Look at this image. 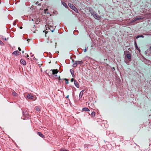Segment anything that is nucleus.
Here are the masks:
<instances>
[{
	"instance_id": "1",
	"label": "nucleus",
	"mask_w": 151,
	"mask_h": 151,
	"mask_svg": "<svg viewBox=\"0 0 151 151\" xmlns=\"http://www.w3.org/2000/svg\"><path fill=\"white\" fill-rule=\"evenodd\" d=\"M89 11L95 19L98 20L100 19L101 18L100 16L97 14L96 13L93 12V10H89Z\"/></svg>"
},
{
	"instance_id": "2",
	"label": "nucleus",
	"mask_w": 151,
	"mask_h": 151,
	"mask_svg": "<svg viewBox=\"0 0 151 151\" xmlns=\"http://www.w3.org/2000/svg\"><path fill=\"white\" fill-rule=\"evenodd\" d=\"M40 5L41 6L40 4H38V2H37L35 4V5H32V6H31V8H30V9H42L38 7H37L38 6H39Z\"/></svg>"
},
{
	"instance_id": "3",
	"label": "nucleus",
	"mask_w": 151,
	"mask_h": 151,
	"mask_svg": "<svg viewBox=\"0 0 151 151\" xmlns=\"http://www.w3.org/2000/svg\"><path fill=\"white\" fill-rule=\"evenodd\" d=\"M50 71H52V73L51 74V76H53L54 77L57 76V75L56 74H57L58 72V70L57 69H51L50 70Z\"/></svg>"
},
{
	"instance_id": "4",
	"label": "nucleus",
	"mask_w": 151,
	"mask_h": 151,
	"mask_svg": "<svg viewBox=\"0 0 151 151\" xmlns=\"http://www.w3.org/2000/svg\"><path fill=\"white\" fill-rule=\"evenodd\" d=\"M144 17H142L141 16H138L136 17L135 18H134L132 20V22H134L136 21L139 20L143 19Z\"/></svg>"
},
{
	"instance_id": "5",
	"label": "nucleus",
	"mask_w": 151,
	"mask_h": 151,
	"mask_svg": "<svg viewBox=\"0 0 151 151\" xmlns=\"http://www.w3.org/2000/svg\"><path fill=\"white\" fill-rule=\"evenodd\" d=\"M83 63V62L82 61H76L73 64L72 66L73 67H76L77 66L78 64Z\"/></svg>"
},
{
	"instance_id": "6",
	"label": "nucleus",
	"mask_w": 151,
	"mask_h": 151,
	"mask_svg": "<svg viewBox=\"0 0 151 151\" xmlns=\"http://www.w3.org/2000/svg\"><path fill=\"white\" fill-rule=\"evenodd\" d=\"M20 63L22 64H23L24 65H25L26 64V63L25 60H24L23 59H22L20 60Z\"/></svg>"
},
{
	"instance_id": "7",
	"label": "nucleus",
	"mask_w": 151,
	"mask_h": 151,
	"mask_svg": "<svg viewBox=\"0 0 151 151\" xmlns=\"http://www.w3.org/2000/svg\"><path fill=\"white\" fill-rule=\"evenodd\" d=\"M68 5L70 8L72 9H74L75 8V7L72 4H68Z\"/></svg>"
},
{
	"instance_id": "8",
	"label": "nucleus",
	"mask_w": 151,
	"mask_h": 151,
	"mask_svg": "<svg viewBox=\"0 0 151 151\" xmlns=\"http://www.w3.org/2000/svg\"><path fill=\"white\" fill-rule=\"evenodd\" d=\"M74 84L75 86L78 88H79V85L78 82L76 80L74 81Z\"/></svg>"
},
{
	"instance_id": "9",
	"label": "nucleus",
	"mask_w": 151,
	"mask_h": 151,
	"mask_svg": "<svg viewBox=\"0 0 151 151\" xmlns=\"http://www.w3.org/2000/svg\"><path fill=\"white\" fill-rule=\"evenodd\" d=\"M37 134L41 137L42 138H45V136L42 134L41 132H38Z\"/></svg>"
},
{
	"instance_id": "10",
	"label": "nucleus",
	"mask_w": 151,
	"mask_h": 151,
	"mask_svg": "<svg viewBox=\"0 0 151 151\" xmlns=\"http://www.w3.org/2000/svg\"><path fill=\"white\" fill-rule=\"evenodd\" d=\"M84 91V90H83L82 91H81L79 95L80 98L81 99L82 97V96L83 94V92Z\"/></svg>"
},
{
	"instance_id": "11",
	"label": "nucleus",
	"mask_w": 151,
	"mask_h": 151,
	"mask_svg": "<svg viewBox=\"0 0 151 151\" xmlns=\"http://www.w3.org/2000/svg\"><path fill=\"white\" fill-rule=\"evenodd\" d=\"M27 97L29 99H32L34 98V96L30 94H28L27 96Z\"/></svg>"
},
{
	"instance_id": "12",
	"label": "nucleus",
	"mask_w": 151,
	"mask_h": 151,
	"mask_svg": "<svg viewBox=\"0 0 151 151\" xmlns=\"http://www.w3.org/2000/svg\"><path fill=\"white\" fill-rule=\"evenodd\" d=\"M83 111H89V109L87 107L83 108L82 109Z\"/></svg>"
},
{
	"instance_id": "13",
	"label": "nucleus",
	"mask_w": 151,
	"mask_h": 151,
	"mask_svg": "<svg viewBox=\"0 0 151 151\" xmlns=\"http://www.w3.org/2000/svg\"><path fill=\"white\" fill-rule=\"evenodd\" d=\"M19 53V52L17 50H16L13 52L12 54L14 55H17Z\"/></svg>"
},
{
	"instance_id": "14",
	"label": "nucleus",
	"mask_w": 151,
	"mask_h": 151,
	"mask_svg": "<svg viewBox=\"0 0 151 151\" xmlns=\"http://www.w3.org/2000/svg\"><path fill=\"white\" fill-rule=\"evenodd\" d=\"M70 72L72 76L73 77V75H74V71L73 70L70 69Z\"/></svg>"
},
{
	"instance_id": "15",
	"label": "nucleus",
	"mask_w": 151,
	"mask_h": 151,
	"mask_svg": "<svg viewBox=\"0 0 151 151\" xmlns=\"http://www.w3.org/2000/svg\"><path fill=\"white\" fill-rule=\"evenodd\" d=\"M126 56L129 59H131V56L129 54H127L126 55Z\"/></svg>"
},
{
	"instance_id": "16",
	"label": "nucleus",
	"mask_w": 151,
	"mask_h": 151,
	"mask_svg": "<svg viewBox=\"0 0 151 151\" xmlns=\"http://www.w3.org/2000/svg\"><path fill=\"white\" fill-rule=\"evenodd\" d=\"M12 94L15 96H18V94L15 91H13L12 93Z\"/></svg>"
},
{
	"instance_id": "17",
	"label": "nucleus",
	"mask_w": 151,
	"mask_h": 151,
	"mask_svg": "<svg viewBox=\"0 0 151 151\" xmlns=\"http://www.w3.org/2000/svg\"><path fill=\"white\" fill-rule=\"evenodd\" d=\"M140 37L143 38L144 37V36L142 35H139L137 36L136 37V38L138 39V38H139V37Z\"/></svg>"
},
{
	"instance_id": "18",
	"label": "nucleus",
	"mask_w": 151,
	"mask_h": 151,
	"mask_svg": "<svg viewBox=\"0 0 151 151\" xmlns=\"http://www.w3.org/2000/svg\"><path fill=\"white\" fill-rule=\"evenodd\" d=\"M134 45H135V47L137 49L139 50H140L138 47L137 46V44L136 43V42H135Z\"/></svg>"
},
{
	"instance_id": "19",
	"label": "nucleus",
	"mask_w": 151,
	"mask_h": 151,
	"mask_svg": "<svg viewBox=\"0 0 151 151\" xmlns=\"http://www.w3.org/2000/svg\"><path fill=\"white\" fill-rule=\"evenodd\" d=\"M91 116L93 117H94L95 116V112L94 111H93L92 112L91 114Z\"/></svg>"
},
{
	"instance_id": "20",
	"label": "nucleus",
	"mask_w": 151,
	"mask_h": 151,
	"mask_svg": "<svg viewBox=\"0 0 151 151\" xmlns=\"http://www.w3.org/2000/svg\"><path fill=\"white\" fill-rule=\"evenodd\" d=\"M62 4H63V5L64 6H65V7H66L68 6L67 4L66 3H65V2H62Z\"/></svg>"
},
{
	"instance_id": "21",
	"label": "nucleus",
	"mask_w": 151,
	"mask_h": 151,
	"mask_svg": "<svg viewBox=\"0 0 151 151\" xmlns=\"http://www.w3.org/2000/svg\"><path fill=\"white\" fill-rule=\"evenodd\" d=\"M36 111H39L40 110V108H39V107H37L36 108Z\"/></svg>"
},
{
	"instance_id": "22",
	"label": "nucleus",
	"mask_w": 151,
	"mask_h": 151,
	"mask_svg": "<svg viewBox=\"0 0 151 151\" xmlns=\"http://www.w3.org/2000/svg\"><path fill=\"white\" fill-rule=\"evenodd\" d=\"M88 50V47H87L86 48H85V49H84V52H86L87 50Z\"/></svg>"
},
{
	"instance_id": "23",
	"label": "nucleus",
	"mask_w": 151,
	"mask_h": 151,
	"mask_svg": "<svg viewBox=\"0 0 151 151\" xmlns=\"http://www.w3.org/2000/svg\"><path fill=\"white\" fill-rule=\"evenodd\" d=\"M0 45H4V44L1 40H0Z\"/></svg>"
},
{
	"instance_id": "24",
	"label": "nucleus",
	"mask_w": 151,
	"mask_h": 151,
	"mask_svg": "<svg viewBox=\"0 0 151 151\" xmlns=\"http://www.w3.org/2000/svg\"><path fill=\"white\" fill-rule=\"evenodd\" d=\"M64 80L65 81L66 84H68V80L67 79L65 78Z\"/></svg>"
},
{
	"instance_id": "25",
	"label": "nucleus",
	"mask_w": 151,
	"mask_h": 151,
	"mask_svg": "<svg viewBox=\"0 0 151 151\" xmlns=\"http://www.w3.org/2000/svg\"><path fill=\"white\" fill-rule=\"evenodd\" d=\"M61 151H69L68 150L64 149H62L61 150Z\"/></svg>"
},
{
	"instance_id": "26",
	"label": "nucleus",
	"mask_w": 151,
	"mask_h": 151,
	"mask_svg": "<svg viewBox=\"0 0 151 151\" xmlns=\"http://www.w3.org/2000/svg\"><path fill=\"white\" fill-rule=\"evenodd\" d=\"M148 52V50H147L146 51H145V54L146 55H147V52Z\"/></svg>"
},
{
	"instance_id": "27",
	"label": "nucleus",
	"mask_w": 151,
	"mask_h": 151,
	"mask_svg": "<svg viewBox=\"0 0 151 151\" xmlns=\"http://www.w3.org/2000/svg\"><path fill=\"white\" fill-rule=\"evenodd\" d=\"M44 10V11H45V13H47V14H48V10Z\"/></svg>"
},
{
	"instance_id": "28",
	"label": "nucleus",
	"mask_w": 151,
	"mask_h": 151,
	"mask_svg": "<svg viewBox=\"0 0 151 151\" xmlns=\"http://www.w3.org/2000/svg\"><path fill=\"white\" fill-rule=\"evenodd\" d=\"M57 78L58 79V80H61V79H60V76H59L58 77H57V78Z\"/></svg>"
},
{
	"instance_id": "29",
	"label": "nucleus",
	"mask_w": 151,
	"mask_h": 151,
	"mask_svg": "<svg viewBox=\"0 0 151 151\" xmlns=\"http://www.w3.org/2000/svg\"><path fill=\"white\" fill-rule=\"evenodd\" d=\"M74 81V79L73 78H72L70 80V81L71 82H73Z\"/></svg>"
},
{
	"instance_id": "30",
	"label": "nucleus",
	"mask_w": 151,
	"mask_h": 151,
	"mask_svg": "<svg viewBox=\"0 0 151 151\" xmlns=\"http://www.w3.org/2000/svg\"><path fill=\"white\" fill-rule=\"evenodd\" d=\"M68 97H69V95H68L67 96H66L65 98H67L68 100H69Z\"/></svg>"
},
{
	"instance_id": "31",
	"label": "nucleus",
	"mask_w": 151,
	"mask_h": 151,
	"mask_svg": "<svg viewBox=\"0 0 151 151\" xmlns=\"http://www.w3.org/2000/svg\"><path fill=\"white\" fill-rule=\"evenodd\" d=\"M75 12H78V10H74Z\"/></svg>"
},
{
	"instance_id": "32",
	"label": "nucleus",
	"mask_w": 151,
	"mask_h": 151,
	"mask_svg": "<svg viewBox=\"0 0 151 151\" xmlns=\"http://www.w3.org/2000/svg\"><path fill=\"white\" fill-rule=\"evenodd\" d=\"M87 145H88V144H85V145H84V147H86L87 146Z\"/></svg>"
},
{
	"instance_id": "33",
	"label": "nucleus",
	"mask_w": 151,
	"mask_h": 151,
	"mask_svg": "<svg viewBox=\"0 0 151 151\" xmlns=\"http://www.w3.org/2000/svg\"><path fill=\"white\" fill-rule=\"evenodd\" d=\"M18 49L19 51H21V48L20 47H18Z\"/></svg>"
},
{
	"instance_id": "34",
	"label": "nucleus",
	"mask_w": 151,
	"mask_h": 151,
	"mask_svg": "<svg viewBox=\"0 0 151 151\" xmlns=\"http://www.w3.org/2000/svg\"><path fill=\"white\" fill-rule=\"evenodd\" d=\"M143 58L145 60H147L145 58H144V57H143Z\"/></svg>"
},
{
	"instance_id": "35",
	"label": "nucleus",
	"mask_w": 151,
	"mask_h": 151,
	"mask_svg": "<svg viewBox=\"0 0 151 151\" xmlns=\"http://www.w3.org/2000/svg\"><path fill=\"white\" fill-rule=\"evenodd\" d=\"M126 63H127V64H128V65H129V62H126Z\"/></svg>"
},
{
	"instance_id": "36",
	"label": "nucleus",
	"mask_w": 151,
	"mask_h": 151,
	"mask_svg": "<svg viewBox=\"0 0 151 151\" xmlns=\"http://www.w3.org/2000/svg\"><path fill=\"white\" fill-rule=\"evenodd\" d=\"M27 57H29V55H28V54H27Z\"/></svg>"
},
{
	"instance_id": "37",
	"label": "nucleus",
	"mask_w": 151,
	"mask_h": 151,
	"mask_svg": "<svg viewBox=\"0 0 151 151\" xmlns=\"http://www.w3.org/2000/svg\"><path fill=\"white\" fill-rule=\"evenodd\" d=\"M29 40H29V39H28V40H27V41H28V42L29 41Z\"/></svg>"
},
{
	"instance_id": "38",
	"label": "nucleus",
	"mask_w": 151,
	"mask_h": 151,
	"mask_svg": "<svg viewBox=\"0 0 151 151\" xmlns=\"http://www.w3.org/2000/svg\"><path fill=\"white\" fill-rule=\"evenodd\" d=\"M33 55H31V57H33Z\"/></svg>"
},
{
	"instance_id": "39",
	"label": "nucleus",
	"mask_w": 151,
	"mask_h": 151,
	"mask_svg": "<svg viewBox=\"0 0 151 151\" xmlns=\"http://www.w3.org/2000/svg\"><path fill=\"white\" fill-rule=\"evenodd\" d=\"M150 50H151V46L150 47Z\"/></svg>"
},
{
	"instance_id": "40",
	"label": "nucleus",
	"mask_w": 151,
	"mask_h": 151,
	"mask_svg": "<svg viewBox=\"0 0 151 151\" xmlns=\"http://www.w3.org/2000/svg\"><path fill=\"white\" fill-rule=\"evenodd\" d=\"M4 40L6 41V38H4Z\"/></svg>"
},
{
	"instance_id": "41",
	"label": "nucleus",
	"mask_w": 151,
	"mask_h": 151,
	"mask_svg": "<svg viewBox=\"0 0 151 151\" xmlns=\"http://www.w3.org/2000/svg\"><path fill=\"white\" fill-rule=\"evenodd\" d=\"M24 51H22V53H24Z\"/></svg>"
},
{
	"instance_id": "42",
	"label": "nucleus",
	"mask_w": 151,
	"mask_h": 151,
	"mask_svg": "<svg viewBox=\"0 0 151 151\" xmlns=\"http://www.w3.org/2000/svg\"><path fill=\"white\" fill-rule=\"evenodd\" d=\"M22 27H20V29H22Z\"/></svg>"
},
{
	"instance_id": "43",
	"label": "nucleus",
	"mask_w": 151,
	"mask_h": 151,
	"mask_svg": "<svg viewBox=\"0 0 151 151\" xmlns=\"http://www.w3.org/2000/svg\"><path fill=\"white\" fill-rule=\"evenodd\" d=\"M50 14V16H51V15H52V14Z\"/></svg>"
},
{
	"instance_id": "44",
	"label": "nucleus",
	"mask_w": 151,
	"mask_h": 151,
	"mask_svg": "<svg viewBox=\"0 0 151 151\" xmlns=\"http://www.w3.org/2000/svg\"><path fill=\"white\" fill-rule=\"evenodd\" d=\"M72 61H73V62H74V60H72Z\"/></svg>"
},
{
	"instance_id": "45",
	"label": "nucleus",
	"mask_w": 151,
	"mask_h": 151,
	"mask_svg": "<svg viewBox=\"0 0 151 151\" xmlns=\"http://www.w3.org/2000/svg\"><path fill=\"white\" fill-rule=\"evenodd\" d=\"M45 9L47 10L48 9Z\"/></svg>"
},
{
	"instance_id": "46",
	"label": "nucleus",
	"mask_w": 151,
	"mask_h": 151,
	"mask_svg": "<svg viewBox=\"0 0 151 151\" xmlns=\"http://www.w3.org/2000/svg\"><path fill=\"white\" fill-rule=\"evenodd\" d=\"M54 151H56V150H55Z\"/></svg>"
}]
</instances>
